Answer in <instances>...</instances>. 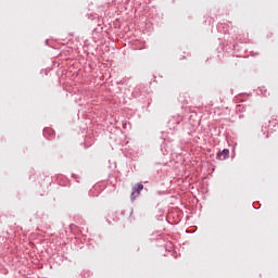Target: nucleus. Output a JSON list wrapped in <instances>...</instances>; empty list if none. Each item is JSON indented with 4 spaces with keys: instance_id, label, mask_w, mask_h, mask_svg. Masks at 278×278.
Masks as SVG:
<instances>
[{
    "instance_id": "1",
    "label": "nucleus",
    "mask_w": 278,
    "mask_h": 278,
    "mask_svg": "<svg viewBox=\"0 0 278 278\" xmlns=\"http://www.w3.org/2000/svg\"><path fill=\"white\" fill-rule=\"evenodd\" d=\"M144 190V185L138 184V186L132 188L131 199H136V197L140 195V191Z\"/></svg>"
},
{
    "instance_id": "2",
    "label": "nucleus",
    "mask_w": 278,
    "mask_h": 278,
    "mask_svg": "<svg viewBox=\"0 0 278 278\" xmlns=\"http://www.w3.org/2000/svg\"><path fill=\"white\" fill-rule=\"evenodd\" d=\"M219 160H227L229 157V150L224 149L222 152L217 154Z\"/></svg>"
}]
</instances>
